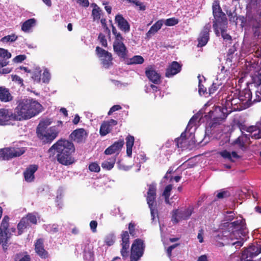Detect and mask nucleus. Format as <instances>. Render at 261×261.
I'll return each mask as SVG.
<instances>
[{"label":"nucleus","mask_w":261,"mask_h":261,"mask_svg":"<svg viewBox=\"0 0 261 261\" xmlns=\"http://www.w3.org/2000/svg\"><path fill=\"white\" fill-rule=\"evenodd\" d=\"M14 113L7 109H0V125H6L10 124L11 120H14Z\"/></svg>","instance_id":"f3484780"},{"label":"nucleus","mask_w":261,"mask_h":261,"mask_svg":"<svg viewBox=\"0 0 261 261\" xmlns=\"http://www.w3.org/2000/svg\"><path fill=\"white\" fill-rule=\"evenodd\" d=\"M164 22L167 26H173L178 23V20L177 19L172 17L165 20Z\"/></svg>","instance_id":"4d7b16f0"},{"label":"nucleus","mask_w":261,"mask_h":261,"mask_svg":"<svg viewBox=\"0 0 261 261\" xmlns=\"http://www.w3.org/2000/svg\"><path fill=\"white\" fill-rule=\"evenodd\" d=\"M116 237L113 233L109 234L106 236L105 242L106 245H112L115 243Z\"/></svg>","instance_id":"864d4df0"},{"label":"nucleus","mask_w":261,"mask_h":261,"mask_svg":"<svg viewBox=\"0 0 261 261\" xmlns=\"http://www.w3.org/2000/svg\"><path fill=\"white\" fill-rule=\"evenodd\" d=\"M12 81L20 85H22L23 80L17 75H12Z\"/></svg>","instance_id":"0e129e2a"},{"label":"nucleus","mask_w":261,"mask_h":261,"mask_svg":"<svg viewBox=\"0 0 261 261\" xmlns=\"http://www.w3.org/2000/svg\"><path fill=\"white\" fill-rule=\"evenodd\" d=\"M237 107L241 108V100L239 97L232 98L229 96L225 101V108H221L220 107H217L215 108V112H220L221 114L218 117L219 119H223L226 117L228 114L232 111H237L234 108Z\"/></svg>","instance_id":"423d86ee"},{"label":"nucleus","mask_w":261,"mask_h":261,"mask_svg":"<svg viewBox=\"0 0 261 261\" xmlns=\"http://www.w3.org/2000/svg\"><path fill=\"white\" fill-rule=\"evenodd\" d=\"M221 85H222V83H219V82H217V83H214L211 87L209 88L210 94L214 93L215 91L218 89V86Z\"/></svg>","instance_id":"bf43d9fd"},{"label":"nucleus","mask_w":261,"mask_h":261,"mask_svg":"<svg viewBox=\"0 0 261 261\" xmlns=\"http://www.w3.org/2000/svg\"><path fill=\"white\" fill-rule=\"evenodd\" d=\"M97 226V223L96 221H92L90 223V228L92 232H95L96 231V227Z\"/></svg>","instance_id":"774afa93"},{"label":"nucleus","mask_w":261,"mask_h":261,"mask_svg":"<svg viewBox=\"0 0 261 261\" xmlns=\"http://www.w3.org/2000/svg\"><path fill=\"white\" fill-rule=\"evenodd\" d=\"M193 212V207L189 206L187 208L176 210L172 212V220L177 223L182 220H187L190 218Z\"/></svg>","instance_id":"ddd939ff"},{"label":"nucleus","mask_w":261,"mask_h":261,"mask_svg":"<svg viewBox=\"0 0 261 261\" xmlns=\"http://www.w3.org/2000/svg\"><path fill=\"white\" fill-rule=\"evenodd\" d=\"M227 230L222 232H219L217 236L221 238L224 242H221V245L224 243L231 245H243L248 238V231L246 227L245 220L240 217L233 222L227 223Z\"/></svg>","instance_id":"f257e3e1"},{"label":"nucleus","mask_w":261,"mask_h":261,"mask_svg":"<svg viewBox=\"0 0 261 261\" xmlns=\"http://www.w3.org/2000/svg\"><path fill=\"white\" fill-rule=\"evenodd\" d=\"M10 238H8L6 236V234H4L2 229L0 227V245H5V244L11 243L9 242Z\"/></svg>","instance_id":"3c124183"},{"label":"nucleus","mask_w":261,"mask_h":261,"mask_svg":"<svg viewBox=\"0 0 261 261\" xmlns=\"http://www.w3.org/2000/svg\"><path fill=\"white\" fill-rule=\"evenodd\" d=\"M56 150L57 161L64 165H68L74 162L72 154L75 151L73 144L67 140H60L49 149V151Z\"/></svg>","instance_id":"20e7f679"},{"label":"nucleus","mask_w":261,"mask_h":261,"mask_svg":"<svg viewBox=\"0 0 261 261\" xmlns=\"http://www.w3.org/2000/svg\"><path fill=\"white\" fill-rule=\"evenodd\" d=\"M21 253H17L15 255V261H31V258L29 255L26 254L23 256Z\"/></svg>","instance_id":"8fccbe9b"},{"label":"nucleus","mask_w":261,"mask_h":261,"mask_svg":"<svg viewBox=\"0 0 261 261\" xmlns=\"http://www.w3.org/2000/svg\"><path fill=\"white\" fill-rule=\"evenodd\" d=\"M156 197V186L152 184L149 186L148 191L146 197L147 202L150 210L152 220L155 218L156 214V210L153 208V204Z\"/></svg>","instance_id":"f8f14e48"},{"label":"nucleus","mask_w":261,"mask_h":261,"mask_svg":"<svg viewBox=\"0 0 261 261\" xmlns=\"http://www.w3.org/2000/svg\"><path fill=\"white\" fill-rule=\"evenodd\" d=\"M115 21L118 28L124 32H127L130 30L129 25L127 20L124 19L122 15L118 14L115 16Z\"/></svg>","instance_id":"b1692460"},{"label":"nucleus","mask_w":261,"mask_h":261,"mask_svg":"<svg viewBox=\"0 0 261 261\" xmlns=\"http://www.w3.org/2000/svg\"><path fill=\"white\" fill-rule=\"evenodd\" d=\"M164 23L163 20H160L156 21L149 29L146 33V36L148 38L151 37L156 33L162 27Z\"/></svg>","instance_id":"cd10ccee"},{"label":"nucleus","mask_w":261,"mask_h":261,"mask_svg":"<svg viewBox=\"0 0 261 261\" xmlns=\"http://www.w3.org/2000/svg\"><path fill=\"white\" fill-rule=\"evenodd\" d=\"M96 52L104 68L107 69L112 65V57L110 53L98 46L96 48Z\"/></svg>","instance_id":"4468645a"},{"label":"nucleus","mask_w":261,"mask_h":261,"mask_svg":"<svg viewBox=\"0 0 261 261\" xmlns=\"http://www.w3.org/2000/svg\"><path fill=\"white\" fill-rule=\"evenodd\" d=\"M181 65L177 62H173L168 67L166 72L167 77H171L180 72Z\"/></svg>","instance_id":"a878e982"},{"label":"nucleus","mask_w":261,"mask_h":261,"mask_svg":"<svg viewBox=\"0 0 261 261\" xmlns=\"http://www.w3.org/2000/svg\"><path fill=\"white\" fill-rule=\"evenodd\" d=\"M144 246H131L130 261H138L143 254Z\"/></svg>","instance_id":"a211bd4d"},{"label":"nucleus","mask_w":261,"mask_h":261,"mask_svg":"<svg viewBox=\"0 0 261 261\" xmlns=\"http://www.w3.org/2000/svg\"><path fill=\"white\" fill-rule=\"evenodd\" d=\"M29 227H30L29 223L27 222L26 219L22 218L17 225V230L15 227H11L10 230L13 232V234L17 236L21 234L24 230Z\"/></svg>","instance_id":"5701e85b"},{"label":"nucleus","mask_w":261,"mask_h":261,"mask_svg":"<svg viewBox=\"0 0 261 261\" xmlns=\"http://www.w3.org/2000/svg\"><path fill=\"white\" fill-rule=\"evenodd\" d=\"M111 129L112 128L109 126V124L104 121L101 125L99 133L101 136H104L109 134Z\"/></svg>","instance_id":"4c0bfd02"},{"label":"nucleus","mask_w":261,"mask_h":261,"mask_svg":"<svg viewBox=\"0 0 261 261\" xmlns=\"http://www.w3.org/2000/svg\"><path fill=\"white\" fill-rule=\"evenodd\" d=\"M122 240L121 245H127L129 243V234L127 231H123L121 234Z\"/></svg>","instance_id":"6e6d98bb"},{"label":"nucleus","mask_w":261,"mask_h":261,"mask_svg":"<svg viewBox=\"0 0 261 261\" xmlns=\"http://www.w3.org/2000/svg\"><path fill=\"white\" fill-rule=\"evenodd\" d=\"M98 40L101 43V45L104 47H107V41L106 39L105 35L102 34H100L98 36Z\"/></svg>","instance_id":"680f3d73"},{"label":"nucleus","mask_w":261,"mask_h":261,"mask_svg":"<svg viewBox=\"0 0 261 261\" xmlns=\"http://www.w3.org/2000/svg\"><path fill=\"white\" fill-rule=\"evenodd\" d=\"M17 38V36L15 34H11L3 37L1 41L4 43H7L9 42H13Z\"/></svg>","instance_id":"09e8293b"},{"label":"nucleus","mask_w":261,"mask_h":261,"mask_svg":"<svg viewBox=\"0 0 261 261\" xmlns=\"http://www.w3.org/2000/svg\"><path fill=\"white\" fill-rule=\"evenodd\" d=\"M51 120L49 118L42 120L38 125L37 129H47V127L51 124Z\"/></svg>","instance_id":"37998d69"},{"label":"nucleus","mask_w":261,"mask_h":261,"mask_svg":"<svg viewBox=\"0 0 261 261\" xmlns=\"http://www.w3.org/2000/svg\"><path fill=\"white\" fill-rule=\"evenodd\" d=\"M144 61L143 58L141 56H135L129 59V64H141Z\"/></svg>","instance_id":"c03bdc74"},{"label":"nucleus","mask_w":261,"mask_h":261,"mask_svg":"<svg viewBox=\"0 0 261 261\" xmlns=\"http://www.w3.org/2000/svg\"><path fill=\"white\" fill-rule=\"evenodd\" d=\"M145 74L148 79L153 83L159 84L161 82V75L152 67H148L146 69Z\"/></svg>","instance_id":"aec40b11"},{"label":"nucleus","mask_w":261,"mask_h":261,"mask_svg":"<svg viewBox=\"0 0 261 261\" xmlns=\"http://www.w3.org/2000/svg\"><path fill=\"white\" fill-rule=\"evenodd\" d=\"M113 49L115 53L120 58L125 59L127 55V49L123 43V38L118 35L113 42Z\"/></svg>","instance_id":"9b49d317"},{"label":"nucleus","mask_w":261,"mask_h":261,"mask_svg":"<svg viewBox=\"0 0 261 261\" xmlns=\"http://www.w3.org/2000/svg\"><path fill=\"white\" fill-rule=\"evenodd\" d=\"M126 146V154L127 156L131 157L132 155L133 147L134 144V137L130 135H128L125 139Z\"/></svg>","instance_id":"c756f323"},{"label":"nucleus","mask_w":261,"mask_h":261,"mask_svg":"<svg viewBox=\"0 0 261 261\" xmlns=\"http://www.w3.org/2000/svg\"><path fill=\"white\" fill-rule=\"evenodd\" d=\"M253 25L254 29V36H257L258 38H261V23L257 19H255Z\"/></svg>","instance_id":"ea45409f"},{"label":"nucleus","mask_w":261,"mask_h":261,"mask_svg":"<svg viewBox=\"0 0 261 261\" xmlns=\"http://www.w3.org/2000/svg\"><path fill=\"white\" fill-rule=\"evenodd\" d=\"M25 151L24 147L17 146L7 147L0 149V160H8L23 154Z\"/></svg>","instance_id":"0eeeda50"},{"label":"nucleus","mask_w":261,"mask_h":261,"mask_svg":"<svg viewBox=\"0 0 261 261\" xmlns=\"http://www.w3.org/2000/svg\"><path fill=\"white\" fill-rule=\"evenodd\" d=\"M223 26L220 22H215L213 24V27L217 36H219L220 33L219 29L221 31V36L223 39L228 43H231V37L226 33V28L227 25V20H223Z\"/></svg>","instance_id":"2eb2a0df"},{"label":"nucleus","mask_w":261,"mask_h":261,"mask_svg":"<svg viewBox=\"0 0 261 261\" xmlns=\"http://www.w3.org/2000/svg\"><path fill=\"white\" fill-rule=\"evenodd\" d=\"M13 99V96L9 90L5 87H0V101L9 102Z\"/></svg>","instance_id":"bb28decb"},{"label":"nucleus","mask_w":261,"mask_h":261,"mask_svg":"<svg viewBox=\"0 0 261 261\" xmlns=\"http://www.w3.org/2000/svg\"><path fill=\"white\" fill-rule=\"evenodd\" d=\"M238 97L241 100V108L237 107L234 108V110L241 111L249 108L252 104V93L250 89L247 88L241 91Z\"/></svg>","instance_id":"9d476101"},{"label":"nucleus","mask_w":261,"mask_h":261,"mask_svg":"<svg viewBox=\"0 0 261 261\" xmlns=\"http://www.w3.org/2000/svg\"><path fill=\"white\" fill-rule=\"evenodd\" d=\"M42 77L41 80L44 83H48L50 81L51 75L49 70L47 68H45L42 73Z\"/></svg>","instance_id":"49530a36"},{"label":"nucleus","mask_w":261,"mask_h":261,"mask_svg":"<svg viewBox=\"0 0 261 261\" xmlns=\"http://www.w3.org/2000/svg\"><path fill=\"white\" fill-rule=\"evenodd\" d=\"M46 230L51 232H56L58 231V227L56 225H49L46 227Z\"/></svg>","instance_id":"69168bd1"},{"label":"nucleus","mask_w":261,"mask_h":261,"mask_svg":"<svg viewBox=\"0 0 261 261\" xmlns=\"http://www.w3.org/2000/svg\"><path fill=\"white\" fill-rule=\"evenodd\" d=\"M92 246H88L84 249V257L88 261H92L94 260V251L93 250Z\"/></svg>","instance_id":"f704fd0d"},{"label":"nucleus","mask_w":261,"mask_h":261,"mask_svg":"<svg viewBox=\"0 0 261 261\" xmlns=\"http://www.w3.org/2000/svg\"><path fill=\"white\" fill-rule=\"evenodd\" d=\"M26 58V57L25 55H18L15 57L13 59V61L15 63H20L24 61Z\"/></svg>","instance_id":"e2e57ef3"},{"label":"nucleus","mask_w":261,"mask_h":261,"mask_svg":"<svg viewBox=\"0 0 261 261\" xmlns=\"http://www.w3.org/2000/svg\"><path fill=\"white\" fill-rule=\"evenodd\" d=\"M213 15L215 18L216 19V21L215 22H220L219 19L221 18L222 20V23L223 20H226V18L225 17V15L222 12L220 6L219 5V3L218 1H215L213 4Z\"/></svg>","instance_id":"412c9836"},{"label":"nucleus","mask_w":261,"mask_h":261,"mask_svg":"<svg viewBox=\"0 0 261 261\" xmlns=\"http://www.w3.org/2000/svg\"><path fill=\"white\" fill-rule=\"evenodd\" d=\"M224 69V67H222L221 72L219 73L217 76V81L218 82V80H219V83H222V84H223V82L225 81L226 78L225 77L224 72H223Z\"/></svg>","instance_id":"13d9d810"},{"label":"nucleus","mask_w":261,"mask_h":261,"mask_svg":"<svg viewBox=\"0 0 261 261\" xmlns=\"http://www.w3.org/2000/svg\"><path fill=\"white\" fill-rule=\"evenodd\" d=\"M260 253L261 247H258L257 246H248L242 251L240 261H261V259H252Z\"/></svg>","instance_id":"1a4fd4ad"},{"label":"nucleus","mask_w":261,"mask_h":261,"mask_svg":"<svg viewBox=\"0 0 261 261\" xmlns=\"http://www.w3.org/2000/svg\"><path fill=\"white\" fill-rule=\"evenodd\" d=\"M219 154L225 159L228 160L231 162H234V160L239 158V155L235 151L231 152L226 150L219 152Z\"/></svg>","instance_id":"c85d7f7f"},{"label":"nucleus","mask_w":261,"mask_h":261,"mask_svg":"<svg viewBox=\"0 0 261 261\" xmlns=\"http://www.w3.org/2000/svg\"><path fill=\"white\" fill-rule=\"evenodd\" d=\"M43 110L42 105L33 98L23 99L18 101L14 109V120H28L39 114Z\"/></svg>","instance_id":"f03ea898"},{"label":"nucleus","mask_w":261,"mask_h":261,"mask_svg":"<svg viewBox=\"0 0 261 261\" xmlns=\"http://www.w3.org/2000/svg\"><path fill=\"white\" fill-rule=\"evenodd\" d=\"M59 130L55 127L37 129L38 138L44 143L51 142L58 136Z\"/></svg>","instance_id":"6e6552de"},{"label":"nucleus","mask_w":261,"mask_h":261,"mask_svg":"<svg viewBox=\"0 0 261 261\" xmlns=\"http://www.w3.org/2000/svg\"><path fill=\"white\" fill-rule=\"evenodd\" d=\"M35 23L36 20L34 18L28 19L22 24L21 30L24 32H29L35 25Z\"/></svg>","instance_id":"72a5a7b5"},{"label":"nucleus","mask_w":261,"mask_h":261,"mask_svg":"<svg viewBox=\"0 0 261 261\" xmlns=\"http://www.w3.org/2000/svg\"><path fill=\"white\" fill-rule=\"evenodd\" d=\"M201 117V115L197 113L191 118L185 132L181 134L180 137L175 140V145L178 148H181L182 150H191L194 147V132L199 125Z\"/></svg>","instance_id":"7ed1b4c3"},{"label":"nucleus","mask_w":261,"mask_h":261,"mask_svg":"<svg viewBox=\"0 0 261 261\" xmlns=\"http://www.w3.org/2000/svg\"><path fill=\"white\" fill-rule=\"evenodd\" d=\"M41 70L39 66H35L33 67L30 73L32 75L31 77L34 82L39 83L41 81Z\"/></svg>","instance_id":"7c9ffc66"},{"label":"nucleus","mask_w":261,"mask_h":261,"mask_svg":"<svg viewBox=\"0 0 261 261\" xmlns=\"http://www.w3.org/2000/svg\"><path fill=\"white\" fill-rule=\"evenodd\" d=\"M172 189V185H169L165 187L164 192L163 193V195L165 197V202L168 204H170L169 197L170 195V192Z\"/></svg>","instance_id":"a19ab883"},{"label":"nucleus","mask_w":261,"mask_h":261,"mask_svg":"<svg viewBox=\"0 0 261 261\" xmlns=\"http://www.w3.org/2000/svg\"><path fill=\"white\" fill-rule=\"evenodd\" d=\"M11 57L10 53L5 49L0 48V58H2L1 60H5L6 61L7 59Z\"/></svg>","instance_id":"de8ad7c7"},{"label":"nucleus","mask_w":261,"mask_h":261,"mask_svg":"<svg viewBox=\"0 0 261 261\" xmlns=\"http://www.w3.org/2000/svg\"><path fill=\"white\" fill-rule=\"evenodd\" d=\"M121 109H122V107L120 105H114L110 109L108 113V115H111L114 112L120 110Z\"/></svg>","instance_id":"052dcab7"},{"label":"nucleus","mask_w":261,"mask_h":261,"mask_svg":"<svg viewBox=\"0 0 261 261\" xmlns=\"http://www.w3.org/2000/svg\"><path fill=\"white\" fill-rule=\"evenodd\" d=\"M38 168V166L36 165H31L27 168L23 172L24 178L27 182H31L34 181L35 178L34 173L37 170Z\"/></svg>","instance_id":"4be33fe9"},{"label":"nucleus","mask_w":261,"mask_h":261,"mask_svg":"<svg viewBox=\"0 0 261 261\" xmlns=\"http://www.w3.org/2000/svg\"><path fill=\"white\" fill-rule=\"evenodd\" d=\"M89 169L93 172H99L100 170V166L96 162H92L89 165Z\"/></svg>","instance_id":"5fc2aeb1"},{"label":"nucleus","mask_w":261,"mask_h":261,"mask_svg":"<svg viewBox=\"0 0 261 261\" xmlns=\"http://www.w3.org/2000/svg\"><path fill=\"white\" fill-rule=\"evenodd\" d=\"M249 138L247 134L243 135L239 137L234 141V143L238 144L239 146L243 147L245 144L247 143Z\"/></svg>","instance_id":"58836bf2"},{"label":"nucleus","mask_w":261,"mask_h":261,"mask_svg":"<svg viewBox=\"0 0 261 261\" xmlns=\"http://www.w3.org/2000/svg\"><path fill=\"white\" fill-rule=\"evenodd\" d=\"M64 196V192L62 189H59L57 192L56 196V202L59 208H62L63 204L62 203V199Z\"/></svg>","instance_id":"a18cd8bd"},{"label":"nucleus","mask_w":261,"mask_h":261,"mask_svg":"<svg viewBox=\"0 0 261 261\" xmlns=\"http://www.w3.org/2000/svg\"><path fill=\"white\" fill-rule=\"evenodd\" d=\"M87 136V133L84 128L74 130L70 135V137L74 142L80 143L84 141Z\"/></svg>","instance_id":"6ab92c4d"},{"label":"nucleus","mask_w":261,"mask_h":261,"mask_svg":"<svg viewBox=\"0 0 261 261\" xmlns=\"http://www.w3.org/2000/svg\"><path fill=\"white\" fill-rule=\"evenodd\" d=\"M255 56L257 57V59L251 62L250 70H252L251 68H253L255 71H257L261 69V49H257L255 52ZM252 81L253 84L256 88V98L253 101H259L261 100V72L253 76Z\"/></svg>","instance_id":"39448f33"},{"label":"nucleus","mask_w":261,"mask_h":261,"mask_svg":"<svg viewBox=\"0 0 261 261\" xmlns=\"http://www.w3.org/2000/svg\"><path fill=\"white\" fill-rule=\"evenodd\" d=\"M129 250V246H122L120 252L123 259H125L128 257Z\"/></svg>","instance_id":"603ef678"},{"label":"nucleus","mask_w":261,"mask_h":261,"mask_svg":"<svg viewBox=\"0 0 261 261\" xmlns=\"http://www.w3.org/2000/svg\"><path fill=\"white\" fill-rule=\"evenodd\" d=\"M115 162L116 159L115 158H112L104 161L101 164V167L103 169L110 170L114 167Z\"/></svg>","instance_id":"c9c22d12"},{"label":"nucleus","mask_w":261,"mask_h":261,"mask_svg":"<svg viewBox=\"0 0 261 261\" xmlns=\"http://www.w3.org/2000/svg\"><path fill=\"white\" fill-rule=\"evenodd\" d=\"M135 224L133 222H130L129 224V225H128V230H129V233L132 235V236H134L135 234Z\"/></svg>","instance_id":"338daca9"},{"label":"nucleus","mask_w":261,"mask_h":261,"mask_svg":"<svg viewBox=\"0 0 261 261\" xmlns=\"http://www.w3.org/2000/svg\"><path fill=\"white\" fill-rule=\"evenodd\" d=\"M124 145V141L120 139L118 141L115 142L113 144L109 147L105 151L106 154H112L115 153H118Z\"/></svg>","instance_id":"393cba45"},{"label":"nucleus","mask_w":261,"mask_h":261,"mask_svg":"<svg viewBox=\"0 0 261 261\" xmlns=\"http://www.w3.org/2000/svg\"><path fill=\"white\" fill-rule=\"evenodd\" d=\"M35 250L37 255L42 259L48 258L49 253L44 248L43 246H35Z\"/></svg>","instance_id":"473e14b6"},{"label":"nucleus","mask_w":261,"mask_h":261,"mask_svg":"<svg viewBox=\"0 0 261 261\" xmlns=\"http://www.w3.org/2000/svg\"><path fill=\"white\" fill-rule=\"evenodd\" d=\"M101 10L97 5H95L92 12V16L94 20H98L101 17Z\"/></svg>","instance_id":"79ce46f5"},{"label":"nucleus","mask_w":261,"mask_h":261,"mask_svg":"<svg viewBox=\"0 0 261 261\" xmlns=\"http://www.w3.org/2000/svg\"><path fill=\"white\" fill-rule=\"evenodd\" d=\"M23 218V219H27V222H28L29 223L30 226V223L32 224H36L37 223L38 219L39 218L38 214L36 213L29 214L28 215H27L26 217Z\"/></svg>","instance_id":"e433bc0d"},{"label":"nucleus","mask_w":261,"mask_h":261,"mask_svg":"<svg viewBox=\"0 0 261 261\" xmlns=\"http://www.w3.org/2000/svg\"><path fill=\"white\" fill-rule=\"evenodd\" d=\"M211 28V25L210 23L205 24V25L198 39V47H202L205 46L209 40V32Z\"/></svg>","instance_id":"dca6fc26"},{"label":"nucleus","mask_w":261,"mask_h":261,"mask_svg":"<svg viewBox=\"0 0 261 261\" xmlns=\"http://www.w3.org/2000/svg\"><path fill=\"white\" fill-rule=\"evenodd\" d=\"M9 219V218L8 216H5L2 220L1 226L4 229L6 236L8 238H11V236L13 234V232L10 230L11 228L8 229Z\"/></svg>","instance_id":"2f4dec72"}]
</instances>
